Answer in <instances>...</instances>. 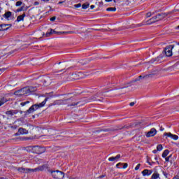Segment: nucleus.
I'll list each match as a JSON object with an SVG mask.
<instances>
[{
  "mask_svg": "<svg viewBox=\"0 0 179 179\" xmlns=\"http://www.w3.org/2000/svg\"><path fill=\"white\" fill-rule=\"evenodd\" d=\"M36 87H26L18 91H16L14 94L15 96H24L25 94H30L32 92H35Z\"/></svg>",
  "mask_w": 179,
  "mask_h": 179,
  "instance_id": "obj_1",
  "label": "nucleus"
},
{
  "mask_svg": "<svg viewBox=\"0 0 179 179\" xmlns=\"http://www.w3.org/2000/svg\"><path fill=\"white\" fill-rule=\"evenodd\" d=\"M48 100V98H45V100L41 103L31 106L27 110V113L29 114H31V113H34V111H36V110H38V108H41V107H44Z\"/></svg>",
  "mask_w": 179,
  "mask_h": 179,
  "instance_id": "obj_2",
  "label": "nucleus"
},
{
  "mask_svg": "<svg viewBox=\"0 0 179 179\" xmlns=\"http://www.w3.org/2000/svg\"><path fill=\"white\" fill-rule=\"evenodd\" d=\"M50 173L55 179H63L65 174L60 171H50Z\"/></svg>",
  "mask_w": 179,
  "mask_h": 179,
  "instance_id": "obj_3",
  "label": "nucleus"
},
{
  "mask_svg": "<svg viewBox=\"0 0 179 179\" xmlns=\"http://www.w3.org/2000/svg\"><path fill=\"white\" fill-rule=\"evenodd\" d=\"M173 48H174V45H170L165 48L164 52L166 57H171L173 55Z\"/></svg>",
  "mask_w": 179,
  "mask_h": 179,
  "instance_id": "obj_4",
  "label": "nucleus"
},
{
  "mask_svg": "<svg viewBox=\"0 0 179 179\" xmlns=\"http://www.w3.org/2000/svg\"><path fill=\"white\" fill-rule=\"evenodd\" d=\"M33 149L35 150L36 153H38V155H41V153L45 152V148L44 147L35 146Z\"/></svg>",
  "mask_w": 179,
  "mask_h": 179,
  "instance_id": "obj_5",
  "label": "nucleus"
},
{
  "mask_svg": "<svg viewBox=\"0 0 179 179\" xmlns=\"http://www.w3.org/2000/svg\"><path fill=\"white\" fill-rule=\"evenodd\" d=\"M64 33L65 32H58V31H55L54 29H49L46 34H45V37H50V36H51V34H64Z\"/></svg>",
  "mask_w": 179,
  "mask_h": 179,
  "instance_id": "obj_6",
  "label": "nucleus"
},
{
  "mask_svg": "<svg viewBox=\"0 0 179 179\" xmlns=\"http://www.w3.org/2000/svg\"><path fill=\"white\" fill-rule=\"evenodd\" d=\"M164 136H167V138H171L173 141H178V136L173 134L171 133H164Z\"/></svg>",
  "mask_w": 179,
  "mask_h": 179,
  "instance_id": "obj_7",
  "label": "nucleus"
},
{
  "mask_svg": "<svg viewBox=\"0 0 179 179\" xmlns=\"http://www.w3.org/2000/svg\"><path fill=\"white\" fill-rule=\"evenodd\" d=\"M156 134H157V131L156 130V129L152 128V129H150V131H148L146 134V137L147 138H150L152 136H155V135H156Z\"/></svg>",
  "mask_w": 179,
  "mask_h": 179,
  "instance_id": "obj_8",
  "label": "nucleus"
},
{
  "mask_svg": "<svg viewBox=\"0 0 179 179\" xmlns=\"http://www.w3.org/2000/svg\"><path fill=\"white\" fill-rule=\"evenodd\" d=\"M121 158V155H117L115 157H111L108 158L109 162H118V159Z\"/></svg>",
  "mask_w": 179,
  "mask_h": 179,
  "instance_id": "obj_9",
  "label": "nucleus"
},
{
  "mask_svg": "<svg viewBox=\"0 0 179 179\" xmlns=\"http://www.w3.org/2000/svg\"><path fill=\"white\" fill-rule=\"evenodd\" d=\"M3 17H5V19H6V20H10L12 19V13L10 11L6 12L3 15Z\"/></svg>",
  "mask_w": 179,
  "mask_h": 179,
  "instance_id": "obj_10",
  "label": "nucleus"
},
{
  "mask_svg": "<svg viewBox=\"0 0 179 179\" xmlns=\"http://www.w3.org/2000/svg\"><path fill=\"white\" fill-rule=\"evenodd\" d=\"M18 132L20 134V135H27V134H29V131L23 128H20L18 129Z\"/></svg>",
  "mask_w": 179,
  "mask_h": 179,
  "instance_id": "obj_11",
  "label": "nucleus"
},
{
  "mask_svg": "<svg viewBox=\"0 0 179 179\" xmlns=\"http://www.w3.org/2000/svg\"><path fill=\"white\" fill-rule=\"evenodd\" d=\"M142 174L143 177H146V176H150L152 174V171L145 169L142 171Z\"/></svg>",
  "mask_w": 179,
  "mask_h": 179,
  "instance_id": "obj_12",
  "label": "nucleus"
},
{
  "mask_svg": "<svg viewBox=\"0 0 179 179\" xmlns=\"http://www.w3.org/2000/svg\"><path fill=\"white\" fill-rule=\"evenodd\" d=\"M160 19H162V15L159 14L157 15L156 17H152V19H150V20H152V22H157V20H160Z\"/></svg>",
  "mask_w": 179,
  "mask_h": 179,
  "instance_id": "obj_13",
  "label": "nucleus"
},
{
  "mask_svg": "<svg viewBox=\"0 0 179 179\" xmlns=\"http://www.w3.org/2000/svg\"><path fill=\"white\" fill-rule=\"evenodd\" d=\"M24 17H26V14H22V15H19L17 17V22H22L24 20Z\"/></svg>",
  "mask_w": 179,
  "mask_h": 179,
  "instance_id": "obj_14",
  "label": "nucleus"
},
{
  "mask_svg": "<svg viewBox=\"0 0 179 179\" xmlns=\"http://www.w3.org/2000/svg\"><path fill=\"white\" fill-rule=\"evenodd\" d=\"M6 26H8V24H0V31H3L5 30H8V28H6Z\"/></svg>",
  "mask_w": 179,
  "mask_h": 179,
  "instance_id": "obj_15",
  "label": "nucleus"
},
{
  "mask_svg": "<svg viewBox=\"0 0 179 179\" xmlns=\"http://www.w3.org/2000/svg\"><path fill=\"white\" fill-rule=\"evenodd\" d=\"M169 153H170V151L169 150H165L164 152L162 153V157L166 158L169 155Z\"/></svg>",
  "mask_w": 179,
  "mask_h": 179,
  "instance_id": "obj_16",
  "label": "nucleus"
},
{
  "mask_svg": "<svg viewBox=\"0 0 179 179\" xmlns=\"http://www.w3.org/2000/svg\"><path fill=\"white\" fill-rule=\"evenodd\" d=\"M8 101V99L6 98H2L0 99V107L1 106H3L4 103H6Z\"/></svg>",
  "mask_w": 179,
  "mask_h": 179,
  "instance_id": "obj_17",
  "label": "nucleus"
},
{
  "mask_svg": "<svg viewBox=\"0 0 179 179\" xmlns=\"http://www.w3.org/2000/svg\"><path fill=\"white\" fill-rule=\"evenodd\" d=\"M108 12H115L117 10V8L115 7H109L106 9Z\"/></svg>",
  "mask_w": 179,
  "mask_h": 179,
  "instance_id": "obj_18",
  "label": "nucleus"
},
{
  "mask_svg": "<svg viewBox=\"0 0 179 179\" xmlns=\"http://www.w3.org/2000/svg\"><path fill=\"white\" fill-rule=\"evenodd\" d=\"M157 150H158V152H161V150H163V145H162L161 144L158 145L157 146Z\"/></svg>",
  "mask_w": 179,
  "mask_h": 179,
  "instance_id": "obj_19",
  "label": "nucleus"
},
{
  "mask_svg": "<svg viewBox=\"0 0 179 179\" xmlns=\"http://www.w3.org/2000/svg\"><path fill=\"white\" fill-rule=\"evenodd\" d=\"M89 6H90V4L87 3L83 4L82 8L83 9H87Z\"/></svg>",
  "mask_w": 179,
  "mask_h": 179,
  "instance_id": "obj_20",
  "label": "nucleus"
},
{
  "mask_svg": "<svg viewBox=\"0 0 179 179\" xmlns=\"http://www.w3.org/2000/svg\"><path fill=\"white\" fill-rule=\"evenodd\" d=\"M152 179L159 178V173H154V174L152 176Z\"/></svg>",
  "mask_w": 179,
  "mask_h": 179,
  "instance_id": "obj_21",
  "label": "nucleus"
},
{
  "mask_svg": "<svg viewBox=\"0 0 179 179\" xmlns=\"http://www.w3.org/2000/svg\"><path fill=\"white\" fill-rule=\"evenodd\" d=\"M121 166H124V164L120 162V163L116 164L117 169H121Z\"/></svg>",
  "mask_w": 179,
  "mask_h": 179,
  "instance_id": "obj_22",
  "label": "nucleus"
},
{
  "mask_svg": "<svg viewBox=\"0 0 179 179\" xmlns=\"http://www.w3.org/2000/svg\"><path fill=\"white\" fill-rule=\"evenodd\" d=\"M29 103H30V101H25V102H22V103H21V106H22V107H24V106H26V104H29Z\"/></svg>",
  "mask_w": 179,
  "mask_h": 179,
  "instance_id": "obj_23",
  "label": "nucleus"
},
{
  "mask_svg": "<svg viewBox=\"0 0 179 179\" xmlns=\"http://www.w3.org/2000/svg\"><path fill=\"white\" fill-rule=\"evenodd\" d=\"M6 114H7V115H13L12 110L7 111Z\"/></svg>",
  "mask_w": 179,
  "mask_h": 179,
  "instance_id": "obj_24",
  "label": "nucleus"
},
{
  "mask_svg": "<svg viewBox=\"0 0 179 179\" xmlns=\"http://www.w3.org/2000/svg\"><path fill=\"white\" fill-rule=\"evenodd\" d=\"M140 167H141V164H138L137 165H136V166L135 167V170L136 171H138L139 169H140Z\"/></svg>",
  "mask_w": 179,
  "mask_h": 179,
  "instance_id": "obj_25",
  "label": "nucleus"
},
{
  "mask_svg": "<svg viewBox=\"0 0 179 179\" xmlns=\"http://www.w3.org/2000/svg\"><path fill=\"white\" fill-rule=\"evenodd\" d=\"M18 171H20L21 173H24L25 170L24 169L21 168V169H18Z\"/></svg>",
  "mask_w": 179,
  "mask_h": 179,
  "instance_id": "obj_26",
  "label": "nucleus"
},
{
  "mask_svg": "<svg viewBox=\"0 0 179 179\" xmlns=\"http://www.w3.org/2000/svg\"><path fill=\"white\" fill-rule=\"evenodd\" d=\"M128 167V164L127 163L123 164L122 169H127Z\"/></svg>",
  "mask_w": 179,
  "mask_h": 179,
  "instance_id": "obj_27",
  "label": "nucleus"
},
{
  "mask_svg": "<svg viewBox=\"0 0 179 179\" xmlns=\"http://www.w3.org/2000/svg\"><path fill=\"white\" fill-rule=\"evenodd\" d=\"M20 5H22V1H17L16 3V6H20Z\"/></svg>",
  "mask_w": 179,
  "mask_h": 179,
  "instance_id": "obj_28",
  "label": "nucleus"
},
{
  "mask_svg": "<svg viewBox=\"0 0 179 179\" xmlns=\"http://www.w3.org/2000/svg\"><path fill=\"white\" fill-rule=\"evenodd\" d=\"M150 16H152V13H148L146 14V17H150Z\"/></svg>",
  "mask_w": 179,
  "mask_h": 179,
  "instance_id": "obj_29",
  "label": "nucleus"
},
{
  "mask_svg": "<svg viewBox=\"0 0 179 179\" xmlns=\"http://www.w3.org/2000/svg\"><path fill=\"white\" fill-rule=\"evenodd\" d=\"M74 6H75V8H80V6H82V4L78 3L77 5H75Z\"/></svg>",
  "mask_w": 179,
  "mask_h": 179,
  "instance_id": "obj_30",
  "label": "nucleus"
},
{
  "mask_svg": "<svg viewBox=\"0 0 179 179\" xmlns=\"http://www.w3.org/2000/svg\"><path fill=\"white\" fill-rule=\"evenodd\" d=\"M129 106H131V107L135 106V102H131V103H129Z\"/></svg>",
  "mask_w": 179,
  "mask_h": 179,
  "instance_id": "obj_31",
  "label": "nucleus"
},
{
  "mask_svg": "<svg viewBox=\"0 0 179 179\" xmlns=\"http://www.w3.org/2000/svg\"><path fill=\"white\" fill-rule=\"evenodd\" d=\"M5 71V69H0V75L2 73V72Z\"/></svg>",
  "mask_w": 179,
  "mask_h": 179,
  "instance_id": "obj_32",
  "label": "nucleus"
},
{
  "mask_svg": "<svg viewBox=\"0 0 179 179\" xmlns=\"http://www.w3.org/2000/svg\"><path fill=\"white\" fill-rule=\"evenodd\" d=\"M55 20V17H52L50 18L51 22H54Z\"/></svg>",
  "mask_w": 179,
  "mask_h": 179,
  "instance_id": "obj_33",
  "label": "nucleus"
},
{
  "mask_svg": "<svg viewBox=\"0 0 179 179\" xmlns=\"http://www.w3.org/2000/svg\"><path fill=\"white\" fill-rule=\"evenodd\" d=\"M165 160H166V162H169V160H170V157H166V158H165Z\"/></svg>",
  "mask_w": 179,
  "mask_h": 179,
  "instance_id": "obj_34",
  "label": "nucleus"
},
{
  "mask_svg": "<svg viewBox=\"0 0 179 179\" xmlns=\"http://www.w3.org/2000/svg\"><path fill=\"white\" fill-rule=\"evenodd\" d=\"M38 4H39L38 1H35V2H34V5H35V6H37V5H38Z\"/></svg>",
  "mask_w": 179,
  "mask_h": 179,
  "instance_id": "obj_35",
  "label": "nucleus"
},
{
  "mask_svg": "<svg viewBox=\"0 0 179 179\" xmlns=\"http://www.w3.org/2000/svg\"><path fill=\"white\" fill-rule=\"evenodd\" d=\"M62 3H64V1H59V2L58 3V5H61Z\"/></svg>",
  "mask_w": 179,
  "mask_h": 179,
  "instance_id": "obj_36",
  "label": "nucleus"
},
{
  "mask_svg": "<svg viewBox=\"0 0 179 179\" xmlns=\"http://www.w3.org/2000/svg\"><path fill=\"white\" fill-rule=\"evenodd\" d=\"M21 10H24L23 8H21L20 10H18V12H21Z\"/></svg>",
  "mask_w": 179,
  "mask_h": 179,
  "instance_id": "obj_37",
  "label": "nucleus"
},
{
  "mask_svg": "<svg viewBox=\"0 0 179 179\" xmlns=\"http://www.w3.org/2000/svg\"><path fill=\"white\" fill-rule=\"evenodd\" d=\"M94 8V6L92 5L91 6V9H93Z\"/></svg>",
  "mask_w": 179,
  "mask_h": 179,
  "instance_id": "obj_38",
  "label": "nucleus"
},
{
  "mask_svg": "<svg viewBox=\"0 0 179 179\" xmlns=\"http://www.w3.org/2000/svg\"><path fill=\"white\" fill-rule=\"evenodd\" d=\"M145 24H150V22H146Z\"/></svg>",
  "mask_w": 179,
  "mask_h": 179,
  "instance_id": "obj_39",
  "label": "nucleus"
},
{
  "mask_svg": "<svg viewBox=\"0 0 179 179\" xmlns=\"http://www.w3.org/2000/svg\"><path fill=\"white\" fill-rule=\"evenodd\" d=\"M173 179H178V178H177V177H175V178H173Z\"/></svg>",
  "mask_w": 179,
  "mask_h": 179,
  "instance_id": "obj_40",
  "label": "nucleus"
},
{
  "mask_svg": "<svg viewBox=\"0 0 179 179\" xmlns=\"http://www.w3.org/2000/svg\"><path fill=\"white\" fill-rule=\"evenodd\" d=\"M164 176H165V177H166V178H167V173L164 174Z\"/></svg>",
  "mask_w": 179,
  "mask_h": 179,
  "instance_id": "obj_41",
  "label": "nucleus"
},
{
  "mask_svg": "<svg viewBox=\"0 0 179 179\" xmlns=\"http://www.w3.org/2000/svg\"><path fill=\"white\" fill-rule=\"evenodd\" d=\"M142 78V76H139V78Z\"/></svg>",
  "mask_w": 179,
  "mask_h": 179,
  "instance_id": "obj_42",
  "label": "nucleus"
},
{
  "mask_svg": "<svg viewBox=\"0 0 179 179\" xmlns=\"http://www.w3.org/2000/svg\"><path fill=\"white\" fill-rule=\"evenodd\" d=\"M153 153H156V151H153Z\"/></svg>",
  "mask_w": 179,
  "mask_h": 179,
  "instance_id": "obj_43",
  "label": "nucleus"
},
{
  "mask_svg": "<svg viewBox=\"0 0 179 179\" xmlns=\"http://www.w3.org/2000/svg\"><path fill=\"white\" fill-rule=\"evenodd\" d=\"M105 1H111V0H105Z\"/></svg>",
  "mask_w": 179,
  "mask_h": 179,
  "instance_id": "obj_44",
  "label": "nucleus"
},
{
  "mask_svg": "<svg viewBox=\"0 0 179 179\" xmlns=\"http://www.w3.org/2000/svg\"><path fill=\"white\" fill-rule=\"evenodd\" d=\"M178 29H179V26L178 27Z\"/></svg>",
  "mask_w": 179,
  "mask_h": 179,
  "instance_id": "obj_45",
  "label": "nucleus"
}]
</instances>
